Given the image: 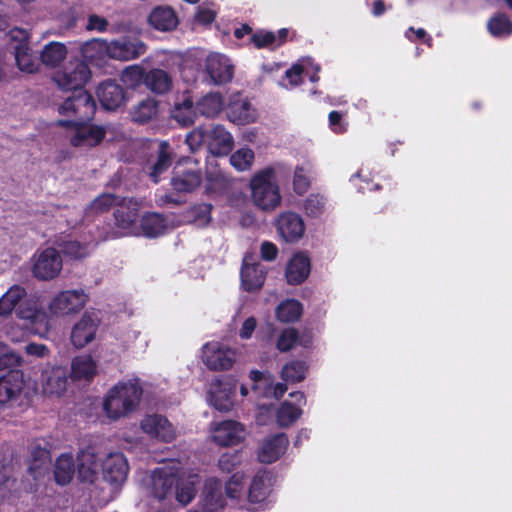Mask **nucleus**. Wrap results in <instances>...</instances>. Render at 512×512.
<instances>
[{"label":"nucleus","mask_w":512,"mask_h":512,"mask_svg":"<svg viewBox=\"0 0 512 512\" xmlns=\"http://www.w3.org/2000/svg\"><path fill=\"white\" fill-rule=\"evenodd\" d=\"M16 309L17 317L22 320L26 333L44 337L50 330L47 312L35 297H27V292L20 285H13L0 298V315H10ZM13 342L22 340L24 333L18 335L11 329L7 332Z\"/></svg>","instance_id":"obj_1"},{"label":"nucleus","mask_w":512,"mask_h":512,"mask_svg":"<svg viewBox=\"0 0 512 512\" xmlns=\"http://www.w3.org/2000/svg\"><path fill=\"white\" fill-rule=\"evenodd\" d=\"M199 475L194 471L184 470L180 462L169 461L154 469L150 476V487L158 499L174 495L179 503L187 505L196 494Z\"/></svg>","instance_id":"obj_2"},{"label":"nucleus","mask_w":512,"mask_h":512,"mask_svg":"<svg viewBox=\"0 0 512 512\" xmlns=\"http://www.w3.org/2000/svg\"><path fill=\"white\" fill-rule=\"evenodd\" d=\"M143 394L140 380L136 377L113 385L103 398L102 407L106 417L119 420L136 411Z\"/></svg>","instance_id":"obj_3"},{"label":"nucleus","mask_w":512,"mask_h":512,"mask_svg":"<svg viewBox=\"0 0 512 512\" xmlns=\"http://www.w3.org/2000/svg\"><path fill=\"white\" fill-rule=\"evenodd\" d=\"M313 349V332L290 327V384L302 382L309 370V359Z\"/></svg>","instance_id":"obj_4"},{"label":"nucleus","mask_w":512,"mask_h":512,"mask_svg":"<svg viewBox=\"0 0 512 512\" xmlns=\"http://www.w3.org/2000/svg\"><path fill=\"white\" fill-rule=\"evenodd\" d=\"M252 200L262 210H273L279 206L281 196L275 169L265 168L257 172L250 181Z\"/></svg>","instance_id":"obj_5"},{"label":"nucleus","mask_w":512,"mask_h":512,"mask_svg":"<svg viewBox=\"0 0 512 512\" xmlns=\"http://www.w3.org/2000/svg\"><path fill=\"white\" fill-rule=\"evenodd\" d=\"M58 125L69 129L70 143L74 147H94L108 134H111L113 137L116 136V129L111 124L99 126L87 124L85 121L59 120Z\"/></svg>","instance_id":"obj_6"},{"label":"nucleus","mask_w":512,"mask_h":512,"mask_svg":"<svg viewBox=\"0 0 512 512\" xmlns=\"http://www.w3.org/2000/svg\"><path fill=\"white\" fill-rule=\"evenodd\" d=\"M89 300L84 289H68L58 292L48 303V317H65L80 312Z\"/></svg>","instance_id":"obj_7"},{"label":"nucleus","mask_w":512,"mask_h":512,"mask_svg":"<svg viewBox=\"0 0 512 512\" xmlns=\"http://www.w3.org/2000/svg\"><path fill=\"white\" fill-rule=\"evenodd\" d=\"M10 48L14 53L16 65L24 73H35L39 70V62L30 46L27 30L15 28L9 33Z\"/></svg>","instance_id":"obj_8"},{"label":"nucleus","mask_w":512,"mask_h":512,"mask_svg":"<svg viewBox=\"0 0 512 512\" xmlns=\"http://www.w3.org/2000/svg\"><path fill=\"white\" fill-rule=\"evenodd\" d=\"M91 71L82 61H70L63 69L53 76L56 85L65 91H83L82 88L89 81Z\"/></svg>","instance_id":"obj_9"},{"label":"nucleus","mask_w":512,"mask_h":512,"mask_svg":"<svg viewBox=\"0 0 512 512\" xmlns=\"http://www.w3.org/2000/svg\"><path fill=\"white\" fill-rule=\"evenodd\" d=\"M237 350L223 343L212 341L202 347V361L212 371H225L233 367Z\"/></svg>","instance_id":"obj_10"},{"label":"nucleus","mask_w":512,"mask_h":512,"mask_svg":"<svg viewBox=\"0 0 512 512\" xmlns=\"http://www.w3.org/2000/svg\"><path fill=\"white\" fill-rule=\"evenodd\" d=\"M237 381L232 376L213 380L209 384L207 401L219 411H229L234 406Z\"/></svg>","instance_id":"obj_11"},{"label":"nucleus","mask_w":512,"mask_h":512,"mask_svg":"<svg viewBox=\"0 0 512 512\" xmlns=\"http://www.w3.org/2000/svg\"><path fill=\"white\" fill-rule=\"evenodd\" d=\"M62 266L60 253L49 247L34 255L32 273L39 280H52L60 274Z\"/></svg>","instance_id":"obj_12"},{"label":"nucleus","mask_w":512,"mask_h":512,"mask_svg":"<svg viewBox=\"0 0 512 512\" xmlns=\"http://www.w3.org/2000/svg\"><path fill=\"white\" fill-rule=\"evenodd\" d=\"M96 109L92 96L86 91H79L67 98L58 108L60 115L74 117L73 121L89 120Z\"/></svg>","instance_id":"obj_13"},{"label":"nucleus","mask_w":512,"mask_h":512,"mask_svg":"<svg viewBox=\"0 0 512 512\" xmlns=\"http://www.w3.org/2000/svg\"><path fill=\"white\" fill-rule=\"evenodd\" d=\"M42 393L48 397L61 398L68 389V373L60 365L47 366L40 378Z\"/></svg>","instance_id":"obj_14"},{"label":"nucleus","mask_w":512,"mask_h":512,"mask_svg":"<svg viewBox=\"0 0 512 512\" xmlns=\"http://www.w3.org/2000/svg\"><path fill=\"white\" fill-rule=\"evenodd\" d=\"M115 228L111 234V238L138 235L137 227L138 207L135 202L128 200L121 205L115 212Z\"/></svg>","instance_id":"obj_15"},{"label":"nucleus","mask_w":512,"mask_h":512,"mask_svg":"<svg viewBox=\"0 0 512 512\" xmlns=\"http://www.w3.org/2000/svg\"><path fill=\"white\" fill-rule=\"evenodd\" d=\"M266 267L254 254H246L241 267V286L247 292L259 290L266 278Z\"/></svg>","instance_id":"obj_16"},{"label":"nucleus","mask_w":512,"mask_h":512,"mask_svg":"<svg viewBox=\"0 0 512 512\" xmlns=\"http://www.w3.org/2000/svg\"><path fill=\"white\" fill-rule=\"evenodd\" d=\"M143 433L152 439L169 443L176 437V431L171 422L160 414H147L140 421Z\"/></svg>","instance_id":"obj_17"},{"label":"nucleus","mask_w":512,"mask_h":512,"mask_svg":"<svg viewBox=\"0 0 512 512\" xmlns=\"http://www.w3.org/2000/svg\"><path fill=\"white\" fill-rule=\"evenodd\" d=\"M267 329L270 339H275L276 348L288 351V300H283L275 309L274 319L268 321Z\"/></svg>","instance_id":"obj_18"},{"label":"nucleus","mask_w":512,"mask_h":512,"mask_svg":"<svg viewBox=\"0 0 512 512\" xmlns=\"http://www.w3.org/2000/svg\"><path fill=\"white\" fill-rule=\"evenodd\" d=\"M129 472L126 457L121 452H111L102 461V474L105 481L119 487L125 483Z\"/></svg>","instance_id":"obj_19"},{"label":"nucleus","mask_w":512,"mask_h":512,"mask_svg":"<svg viewBox=\"0 0 512 512\" xmlns=\"http://www.w3.org/2000/svg\"><path fill=\"white\" fill-rule=\"evenodd\" d=\"M246 437L245 427L233 420L214 423L211 426V438L220 446H233L242 442Z\"/></svg>","instance_id":"obj_20"},{"label":"nucleus","mask_w":512,"mask_h":512,"mask_svg":"<svg viewBox=\"0 0 512 512\" xmlns=\"http://www.w3.org/2000/svg\"><path fill=\"white\" fill-rule=\"evenodd\" d=\"M99 318L90 312L84 313L73 325L70 339L74 347L83 348L95 340L99 328Z\"/></svg>","instance_id":"obj_21"},{"label":"nucleus","mask_w":512,"mask_h":512,"mask_svg":"<svg viewBox=\"0 0 512 512\" xmlns=\"http://www.w3.org/2000/svg\"><path fill=\"white\" fill-rule=\"evenodd\" d=\"M229 121L237 125H246L256 121L257 112L248 98L240 93L231 94L226 106Z\"/></svg>","instance_id":"obj_22"},{"label":"nucleus","mask_w":512,"mask_h":512,"mask_svg":"<svg viewBox=\"0 0 512 512\" xmlns=\"http://www.w3.org/2000/svg\"><path fill=\"white\" fill-rule=\"evenodd\" d=\"M110 58L120 61L136 59L146 52V45L138 38L121 37L109 42Z\"/></svg>","instance_id":"obj_23"},{"label":"nucleus","mask_w":512,"mask_h":512,"mask_svg":"<svg viewBox=\"0 0 512 512\" xmlns=\"http://www.w3.org/2000/svg\"><path fill=\"white\" fill-rule=\"evenodd\" d=\"M206 146L212 155L225 156L233 149L234 138L223 125L215 124L207 129Z\"/></svg>","instance_id":"obj_24"},{"label":"nucleus","mask_w":512,"mask_h":512,"mask_svg":"<svg viewBox=\"0 0 512 512\" xmlns=\"http://www.w3.org/2000/svg\"><path fill=\"white\" fill-rule=\"evenodd\" d=\"M249 378L254 382L253 391L259 397L279 400L287 390L283 383L274 384L272 376L266 372L252 370Z\"/></svg>","instance_id":"obj_25"},{"label":"nucleus","mask_w":512,"mask_h":512,"mask_svg":"<svg viewBox=\"0 0 512 512\" xmlns=\"http://www.w3.org/2000/svg\"><path fill=\"white\" fill-rule=\"evenodd\" d=\"M288 438L285 433L267 437L257 449V459L264 464L279 460L286 452Z\"/></svg>","instance_id":"obj_26"},{"label":"nucleus","mask_w":512,"mask_h":512,"mask_svg":"<svg viewBox=\"0 0 512 512\" xmlns=\"http://www.w3.org/2000/svg\"><path fill=\"white\" fill-rule=\"evenodd\" d=\"M205 68L212 82L216 85L227 83L233 77V65L226 56L219 53H212L207 56Z\"/></svg>","instance_id":"obj_27"},{"label":"nucleus","mask_w":512,"mask_h":512,"mask_svg":"<svg viewBox=\"0 0 512 512\" xmlns=\"http://www.w3.org/2000/svg\"><path fill=\"white\" fill-rule=\"evenodd\" d=\"M24 389V375L21 371H10L0 378V404L16 401Z\"/></svg>","instance_id":"obj_28"},{"label":"nucleus","mask_w":512,"mask_h":512,"mask_svg":"<svg viewBox=\"0 0 512 512\" xmlns=\"http://www.w3.org/2000/svg\"><path fill=\"white\" fill-rule=\"evenodd\" d=\"M97 96L106 110H115L126 100L122 86L113 80H107L97 88Z\"/></svg>","instance_id":"obj_29"},{"label":"nucleus","mask_w":512,"mask_h":512,"mask_svg":"<svg viewBox=\"0 0 512 512\" xmlns=\"http://www.w3.org/2000/svg\"><path fill=\"white\" fill-rule=\"evenodd\" d=\"M201 180V172L196 165L194 167L184 169L182 167V163L179 162L174 169V176L171 184L176 191L190 192L200 185Z\"/></svg>","instance_id":"obj_30"},{"label":"nucleus","mask_w":512,"mask_h":512,"mask_svg":"<svg viewBox=\"0 0 512 512\" xmlns=\"http://www.w3.org/2000/svg\"><path fill=\"white\" fill-rule=\"evenodd\" d=\"M78 477L82 482L93 483L98 476L99 458L93 447L78 454Z\"/></svg>","instance_id":"obj_31"},{"label":"nucleus","mask_w":512,"mask_h":512,"mask_svg":"<svg viewBox=\"0 0 512 512\" xmlns=\"http://www.w3.org/2000/svg\"><path fill=\"white\" fill-rule=\"evenodd\" d=\"M98 373V362L90 354H81L71 361V378L74 381H91Z\"/></svg>","instance_id":"obj_32"},{"label":"nucleus","mask_w":512,"mask_h":512,"mask_svg":"<svg viewBox=\"0 0 512 512\" xmlns=\"http://www.w3.org/2000/svg\"><path fill=\"white\" fill-rule=\"evenodd\" d=\"M311 258L307 251H298L290 257V285H300L311 273Z\"/></svg>","instance_id":"obj_33"},{"label":"nucleus","mask_w":512,"mask_h":512,"mask_svg":"<svg viewBox=\"0 0 512 512\" xmlns=\"http://www.w3.org/2000/svg\"><path fill=\"white\" fill-rule=\"evenodd\" d=\"M173 152L165 141L158 145L156 159L147 167L150 178L157 183L162 174L166 173L173 161Z\"/></svg>","instance_id":"obj_34"},{"label":"nucleus","mask_w":512,"mask_h":512,"mask_svg":"<svg viewBox=\"0 0 512 512\" xmlns=\"http://www.w3.org/2000/svg\"><path fill=\"white\" fill-rule=\"evenodd\" d=\"M149 24L156 30L172 31L178 26V17L175 11L168 6L154 8L148 17Z\"/></svg>","instance_id":"obj_35"},{"label":"nucleus","mask_w":512,"mask_h":512,"mask_svg":"<svg viewBox=\"0 0 512 512\" xmlns=\"http://www.w3.org/2000/svg\"><path fill=\"white\" fill-rule=\"evenodd\" d=\"M224 105V98L219 92H209L196 101L199 116L208 119L218 117L223 111Z\"/></svg>","instance_id":"obj_36"},{"label":"nucleus","mask_w":512,"mask_h":512,"mask_svg":"<svg viewBox=\"0 0 512 512\" xmlns=\"http://www.w3.org/2000/svg\"><path fill=\"white\" fill-rule=\"evenodd\" d=\"M317 173L310 162L297 165L294 169L292 186L298 196L306 194L316 179Z\"/></svg>","instance_id":"obj_37"},{"label":"nucleus","mask_w":512,"mask_h":512,"mask_svg":"<svg viewBox=\"0 0 512 512\" xmlns=\"http://www.w3.org/2000/svg\"><path fill=\"white\" fill-rule=\"evenodd\" d=\"M158 112V101L152 97H147L132 106L129 115L133 122L144 124L155 119Z\"/></svg>","instance_id":"obj_38"},{"label":"nucleus","mask_w":512,"mask_h":512,"mask_svg":"<svg viewBox=\"0 0 512 512\" xmlns=\"http://www.w3.org/2000/svg\"><path fill=\"white\" fill-rule=\"evenodd\" d=\"M172 116L181 125L193 124L199 116L196 103L189 95H183L175 103Z\"/></svg>","instance_id":"obj_39"},{"label":"nucleus","mask_w":512,"mask_h":512,"mask_svg":"<svg viewBox=\"0 0 512 512\" xmlns=\"http://www.w3.org/2000/svg\"><path fill=\"white\" fill-rule=\"evenodd\" d=\"M68 55V48L62 42L52 41L43 46L40 52V60L49 68L58 67Z\"/></svg>","instance_id":"obj_40"},{"label":"nucleus","mask_w":512,"mask_h":512,"mask_svg":"<svg viewBox=\"0 0 512 512\" xmlns=\"http://www.w3.org/2000/svg\"><path fill=\"white\" fill-rule=\"evenodd\" d=\"M81 55L91 63H99L105 58H110L109 41L104 39H92L81 45Z\"/></svg>","instance_id":"obj_41"},{"label":"nucleus","mask_w":512,"mask_h":512,"mask_svg":"<svg viewBox=\"0 0 512 512\" xmlns=\"http://www.w3.org/2000/svg\"><path fill=\"white\" fill-rule=\"evenodd\" d=\"M144 83L153 93L164 94L172 88L173 80L168 72L152 69L145 74Z\"/></svg>","instance_id":"obj_42"},{"label":"nucleus","mask_w":512,"mask_h":512,"mask_svg":"<svg viewBox=\"0 0 512 512\" xmlns=\"http://www.w3.org/2000/svg\"><path fill=\"white\" fill-rule=\"evenodd\" d=\"M275 416L276 423L281 427L288 425V404L283 402L277 409L272 405L266 406L265 404L259 405V412L257 414V422L260 425L269 423L270 416Z\"/></svg>","instance_id":"obj_43"},{"label":"nucleus","mask_w":512,"mask_h":512,"mask_svg":"<svg viewBox=\"0 0 512 512\" xmlns=\"http://www.w3.org/2000/svg\"><path fill=\"white\" fill-rule=\"evenodd\" d=\"M75 474V464L71 454H61L55 463L54 476L59 485L70 483Z\"/></svg>","instance_id":"obj_44"},{"label":"nucleus","mask_w":512,"mask_h":512,"mask_svg":"<svg viewBox=\"0 0 512 512\" xmlns=\"http://www.w3.org/2000/svg\"><path fill=\"white\" fill-rule=\"evenodd\" d=\"M269 476L266 471H258L252 479L248 490V499L252 503L265 500L268 495Z\"/></svg>","instance_id":"obj_45"},{"label":"nucleus","mask_w":512,"mask_h":512,"mask_svg":"<svg viewBox=\"0 0 512 512\" xmlns=\"http://www.w3.org/2000/svg\"><path fill=\"white\" fill-rule=\"evenodd\" d=\"M286 29H281L277 34L269 31L259 30L252 34L251 43L255 48L275 47L284 43Z\"/></svg>","instance_id":"obj_46"},{"label":"nucleus","mask_w":512,"mask_h":512,"mask_svg":"<svg viewBox=\"0 0 512 512\" xmlns=\"http://www.w3.org/2000/svg\"><path fill=\"white\" fill-rule=\"evenodd\" d=\"M166 229L165 219L159 214H147L141 220V232L146 237H158L164 234Z\"/></svg>","instance_id":"obj_47"},{"label":"nucleus","mask_w":512,"mask_h":512,"mask_svg":"<svg viewBox=\"0 0 512 512\" xmlns=\"http://www.w3.org/2000/svg\"><path fill=\"white\" fill-rule=\"evenodd\" d=\"M487 29L494 37H507L512 34V22L506 14L498 13L489 19Z\"/></svg>","instance_id":"obj_48"},{"label":"nucleus","mask_w":512,"mask_h":512,"mask_svg":"<svg viewBox=\"0 0 512 512\" xmlns=\"http://www.w3.org/2000/svg\"><path fill=\"white\" fill-rule=\"evenodd\" d=\"M117 204V198L110 193H105L95 198L91 204L85 209V218L92 217L108 211Z\"/></svg>","instance_id":"obj_49"},{"label":"nucleus","mask_w":512,"mask_h":512,"mask_svg":"<svg viewBox=\"0 0 512 512\" xmlns=\"http://www.w3.org/2000/svg\"><path fill=\"white\" fill-rule=\"evenodd\" d=\"M327 199L321 193H311L303 202L304 213L311 218H317L323 214Z\"/></svg>","instance_id":"obj_50"},{"label":"nucleus","mask_w":512,"mask_h":512,"mask_svg":"<svg viewBox=\"0 0 512 512\" xmlns=\"http://www.w3.org/2000/svg\"><path fill=\"white\" fill-rule=\"evenodd\" d=\"M96 244V239L84 244L78 241H68L63 245V252L73 259H81L88 256Z\"/></svg>","instance_id":"obj_51"},{"label":"nucleus","mask_w":512,"mask_h":512,"mask_svg":"<svg viewBox=\"0 0 512 512\" xmlns=\"http://www.w3.org/2000/svg\"><path fill=\"white\" fill-rule=\"evenodd\" d=\"M254 152L249 148H240L230 157L231 165L238 171L251 169L254 162Z\"/></svg>","instance_id":"obj_52"},{"label":"nucleus","mask_w":512,"mask_h":512,"mask_svg":"<svg viewBox=\"0 0 512 512\" xmlns=\"http://www.w3.org/2000/svg\"><path fill=\"white\" fill-rule=\"evenodd\" d=\"M245 476L242 472L234 473L225 485L226 498L235 501L241 498L244 490Z\"/></svg>","instance_id":"obj_53"},{"label":"nucleus","mask_w":512,"mask_h":512,"mask_svg":"<svg viewBox=\"0 0 512 512\" xmlns=\"http://www.w3.org/2000/svg\"><path fill=\"white\" fill-rule=\"evenodd\" d=\"M314 72L312 74L309 73L308 69L305 67L303 63H296L290 67V85L297 86L302 83L301 76L305 74L309 76L311 82H317L319 80L318 72L320 71V67L318 65L313 66Z\"/></svg>","instance_id":"obj_54"},{"label":"nucleus","mask_w":512,"mask_h":512,"mask_svg":"<svg viewBox=\"0 0 512 512\" xmlns=\"http://www.w3.org/2000/svg\"><path fill=\"white\" fill-rule=\"evenodd\" d=\"M145 75L140 66L133 65L125 68L121 75L122 82L131 88L137 87L142 81H144Z\"/></svg>","instance_id":"obj_55"},{"label":"nucleus","mask_w":512,"mask_h":512,"mask_svg":"<svg viewBox=\"0 0 512 512\" xmlns=\"http://www.w3.org/2000/svg\"><path fill=\"white\" fill-rule=\"evenodd\" d=\"M306 402V396L303 392H290V425L302 416L301 406L306 405Z\"/></svg>","instance_id":"obj_56"},{"label":"nucleus","mask_w":512,"mask_h":512,"mask_svg":"<svg viewBox=\"0 0 512 512\" xmlns=\"http://www.w3.org/2000/svg\"><path fill=\"white\" fill-rule=\"evenodd\" d=\"M306 230L303 218L290 211V243L299 241Z\"/></svg>","instance_id":"obj_57"},{"label":"nucleus","mask_w":512,"mask_h":512,"mask_svg":"<svg viewBox=\"0 0 512 512\" xmlns=\"http://www.w3.org/2000/svg\"><path fill=\"white\" fill-rule=\"evenodd\" d=\"M20 360L18 354L8 350L7 346L0 342V371L18 366Z\"/></svg>","instance_id":"obj_58"},{"label":"nucleus","mask_w":512,"mask_h":512,"mask_svg":"<svg viewBox=\"0 0 512 512\" xmlns=\"http://www.w3.org/2000/svg\"><path fill=\"white\" fill-rule=\"evenodd\" d=\"M206 132L207 130L198 127L187 134L185 141L190 151H198L203 144H206Z\"/></svg>","instance_id":"obj_59"},{"label":"nucleus","mask_w":512,"mask_h":512,"mask_svg":"<svg viewBox=\"0 0 512 512\" xmlns=\"http://www.w3.org/2000/svg\"><path fill=\"white\" fill-rule=\"evenodd\" d=\"M329 127L336 134H344L348 129V122L343 119L340 111L333 110L328 115Z\"/></svg>","instance_id":"obj_60"},{"label":"nucleus","mask_w":512,"mask_h":512,"mask_svg":"<svg viewBox=\"0 0 512 512\" xmlns=\"http://www.w3.org/2000/svg\"><path fill=\"white\" fill-rule=\"evenodd\" d=\"M239 463L240 457L238 453H225L220 457L218 466L221 471L228 473L238 466Z\"/></svg>","instance_id":"obj_61"},{"label":"nucleus","mask_w":512,"mask_h":512,"mask_svg":"<svg viewBox=\"0 0 512 512\" xmlns=\"http://www.w3.org/2000/svg\"><path fill=\"white\" fill-rule=\"evenodd\" d=\"M207 180L210 183L209 188L215 191L225 188L228 184V179L221 171H208Z\"/></svg>","instance_id":"obj_62"},{"label":"nucleus","mask_w":512,"mask_h":512,"mask_svg":"<svg viewBox=\"0 0 512 512\" xmlns=\"http://www.w3.org/2000/svg\"><path fill=\"white\" fill-rule=\"evenodd\" d=\"M33 464L31 465V470H39L44 467L46 464L50 462V454L49 451L45 448H38L33 452Z\"/></svg>","instance_id":"obj_63"},{"label":"nucleus","mask_w":512,"mask_h":512,"mask_svg":"<svg viewBox=\"0 0 512 512\" xmlns=\"http://www.w3.org/2000/svg\"><path fill=\"white\" fill-rule=\"evenodd\" d=\"M108 27V21L98 15H90L86 25V29L89 31L105 32Z\"/></svg>","instance_id":"obj_64"}]
</instances>
